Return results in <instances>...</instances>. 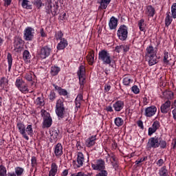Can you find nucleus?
Instances as JSON below:
<instances>
[{"instance_id": "13d9d810", "label": "nucleus", "mask_w": 176, "mask_h": 176, "mask_svg": "<svg viewBox=\"0 0 176 176\" xmlns=\"http://www.w3.org/2000/svg\"><path fill=\"white\" fill-rule=\"evenodd\" d=\"M57 12H58V8L54 6L53 10H51L52 16H57Z\"/></svg>"}, {"instance_id": "f704fd0d", "label": "nucleus", "mask_w": 176, "mask_h": 176, "mask_svg": "<svg viewBox=\"0 0 176 176\" xmlns=\"http://www.w3.org/2000/svg\"><path fill=\"white\" fill-rule=\"evenodd\" d=\"M7 60L8 63V71L10 72V69H12V64L13 63V58H12V54H10V53L8 54Z\"/></svg>"}, {"instance_id": "412c9836", "label": "nucleus", "mask_w": 176, "mask_h": 176, "mask_svg": "<svg viewBox=\"0 0 176 176\" xmlns=\"http://www.w3.org/2000/svg\"><path fill=\"white\" fill-rule=\"evenodd\" d=\"M96 135H93L91 138H89L85 141V145L88 148H91V146H93L94 144H96Z\"/></svg>"}, {"instance_id": "5fc2aeb1", "label": "nucleus", "mask_w": 176, "mask_h": 176, "mask_svg": "<svg viewBox=\"0 0 176 176\" xmlns=\"http://www.w3.org/2000/svg\"><path fill=\"white\" fill-rule=\"evenodd\" d=\"M132 91L135 94H138V93H140V89L138 88V87L137 85H134L131 88Z\"/></svg>"}, {"instance_id": "9b49d317", "label": "nucleus", "mask_w": 176, "mask_h": 176, "mask_svg": "<svg viewBox=\"0 0 176 176\" xmlns=\"http://www.w3.org/2000/svg\"><path fill=\"white\" fill-rule=\"evenodd\" d=\"M16 127L20 133L21 135H22V137L25 138L27 141L30 140V138L28 135H27V133H25V124L23 122H18L16 124Z\"/></svg>"}, {"instance_id": "58836bf2", "label": "nucleus", "mask_w": 176, "mask_h": 176, "mask_svg": "<svg viewBox=\"0 0 176 176\" xmlns=\"http://www.w3.org/2000/svg\"><path fill=\"white\" fill-rule=\"evenodd\" d=\"M33 5L37 8V9H39L41 6H45V3H42V0H34Z\"/></svg>"}, {"instance_id": "f03ea898", "label": "nucleus", "mask_w": 176, "mask_h": 176, "mask_svg": "<svg viewBox=\"0 0 176 176\" xmlns=\"http://www.w3.org/2000/svg\"><path fill=\"white\" fill-rule=\"evenodd\" d=\"M55 112L59 119L65 118V107H64V100L58 99L56 101Z\"/></svg>"}, {"instance_id": "cd10ccee", "label": "nucleus", "mask_w": 176, "mask_h": 176, "mask_svg": "<svg viewBox=\"0 0 176 176\" xmlns=\"http://www.w3.org/2000/svg\"><path fill=\"white\" fill-rule=\"evenodd\" d=\"M67 46H68V43L67 42V40L63 38V39H61L60 42L58 44L57 49L58 50H63L65 49Z\"/></svg>"}, {"instance_id": "c756f323", "label": "nucleus", "mask_w": 176, "mask_h": 176, "mask_svg": "<svg viewBox=\"0 0 176 176\" xmlns=\"http://www.w3.org/2000/svg\"><path fill=\"white\" fill-rule=\"evenodd\" d=\"M138 26L140 30V31H142L143 32H145L146 30V24H145V21L144 19H140L138 23Z\"/></svg>"}, {"instance_id": "a878e982", "label": "nucleus", "mask_w": 176, "mask_h": 176, "mask_svg": "<svg viewBox=\"0 0 176 176\" xmlns=\"http://www.w3.org/2000/svg\"><path fill=\"white\" fill-rule=\"evenodd\" d=\"M58 133H60L59 130L54 129L52 131H50V135H51V140L57 141L58 140Z\"/></svg>"}, {"instance_id": "79ce46f5", "label": "nucleus", "mask_w": 176, "mask_h": 176, "mask_svg": "<svg viewBox=\"0 0 176 176\" xmlns=\"http://www.w3.org/2000/svg\"><path fill=\"white\" fill-rule=\"evenodd\" d=\"M6 168L3 165H0V176H7Z\"/></svg>"}, {"instance_id": "49530a36", "label": "nucleus", "mask_w": 176, "mask_h": 176, "mask_svg": "<svg viewBox=\"0 0 176 176\" xmlns=\"http://www.w3.org/2000/svg\"><path fill=\"white\" fill-rule=\"evenodd\" d=\"M23 55V60H30L31 58V55L30 54V52L28 50H25Z\"/></svg>"}, {"instance_id": "1a4fd4ad", "label": "nucleus", "mask_w": 176, "mask_h": 176, "mask_svg": "<svg viewBox=\"0 0 176 176\" xmlns=\"http://www.w3.org/2000/svg\"><path fill=\"white\" fill-rule=\"evenodd\" d=\"M34 34H35V30L31 27H28L24 30L23 38L25 41H32L34 39Z\"/></svg>"}, {"instance_id": "39448f33", "label": "nucleus", "mask_w": 176, "mask_h": 176, "mask_svg": "<svg viewBox=\"0 0 176 176\" xmlns=\"http://www.w3.org/2000/svg\"><path fill=\"white\" fill-rule=\"evenodd\" d=\"M41 116L43 117V127H46L47 129H49L50 126H52V123L53 122V120L52 119V117L50 116V113L46 112V110L42 109L41 111Z\"/></svg>"}, {"instance_id": "a19ab883", "label": "nucleus", "mask_w": 176, "mask_h": 176, "mask_svg": "<svg viewBox=\"0 0 176 176\" xmlns=\"http://www.w3.org/2000/svg\"><path fill=\"white\" fill-rule=\"evenodd\" d=\"M29 3H30V1L23 0L21 5H22V7H23L25 9H31V6Z\"/></svg>"}, {"instance_id": "de8ad7c7", "label": "nucleus", "mask_w": 176, "mask_h": 176, "mask_svg": "<svg viewBox=\"0 0 176 176\" xmlns=\"http://www.w3.org/2000/svg\"><path fill=\"white\" fill-rule=\"evenodd\" d=\"M36 102H37V104L40 105V107H43L45 105V100L41 97L37 98Z\"/></svg>"}, {"instance_id": "2f4dec72", "label": "nucleus", "mask_w": 176, "mask_h": 176, "mask_svg": "<svg viewBox=\"0 0 176 176\" xmlns=\"http://www.w3.org/2000/svg\"><path fill=\"white\" fill-rule=\"evenodd\" d=\"M87 60L89 65H93L94 64V52L89 53L87 56Z\"/></svg>"}, {"instance_id": "8fccbe9b", "label": "nucleus", "mask_w": 176, "mask_h": 176, "mask_svg": "<svg viewBox=\"0 0 176 176\" xmlns=\"http://www.w3.org/2000/svg\"><path fill=\"white\" fill-rule=\"evenodd\" d=\"M64 34H63V32H61V31L58 32L56 35H55V39H56V41H61V39H64L63 38Z\"/></svg>"}, {"instance_id": "4468645a", "label": "nucleus", "mask_w": 176, "mask_h": 176, "mask_svg": "<svg viewBox=\"0 0 176 176\" xmlns=\"http://www.w3.org/2000/svg\"><path fill=\"white\" fill-rule=\"evenodd\" d=\"M99 3L98 10H104L108 8V5L111 3V0H97Z\"/></svg>"}, {"instance_id": "774afa93", "label": "nucleus", "mask_w": 176, "mask_h": 176, "mask_svg": "<svg viewBox=\"0 0 176 176\" xmlns=\"http://www.w3.org/2000/svg\"><path fill=\"white\" fill-rule=\"evenodd\" d=\"M172 145H173V149H175V148H176V138L173 140Z\"/></svg>"}, {"instance_id": "393cba45", "label": "nucleus", "mask_w": 176, "mask_h": 176, "mask_svg": "<svg viewBox=\"0 0 176 176\" xmlns=\"http://www.w3.org/2000/svg\"><path fill=\"white\" fill-rule=\"evenodd\" d=\"M146 50V56H153L157 54V52L155 50V48H153L152 45H149Z\"/></svg>"}, {"instance_id": "4d7b16f0", "label": "nucleus", "mask_w": 176, "mask_h": 176, "mask_svg": "<svg viewBox=\"0 0 176 176\" xmlns=\"http://www.w3.org/2000/svg\"><path fill=\"white\" fill-rule=\"evenodd\" d=\"M31 162H32V166L36 167V166H37L36 157H34V156L32 157Z\"/></svg>"}, {"instance_id": "e433bc0d", "label": "nucleus", "mask_w": 176, "mask_h": 176, "mask_svg": "<svg viewBox=\"0 0 176 176\" xmlns=\"http://www.w3.org/2000/svg\"><path fill=\"white\" fill-rule=\"evenodd\" d=\"M60 72V67L54 66L51 68V74L52 76H56V75H58Z\"/></svg>"}, {"instance_id": "bf43d9fd", "label": "nucleus", "mask_w": 176, "mask_h": 176, "mask_svg": "<svg viewBox=\"0 0 176 176\" xmlns=\"http://www.w3.org/2000/svg\"><path fill=\"white\" fill-rule=\"evenodd\" d=\"M146 160H148V157H144L139 160L135 161V164H140V163H142V162H145Z\"/></svg>"}, {"instance_id": "052dcab7", "label": "nucleus", "mask_w": 176, "mask_h": 176, "mask_svg": "<svg viewBox=\"0 0 176 176\" xmlns=\"http://www.w3.org/2000/svg\"><path fill=\"white\" fill-rule=\"evenodd\" d=\"M122 49H123V45H117L115 48V52H116V53H120Z\"/></svg>"}, {"instance_id": "20e7f679", "label": "nucleus", "mask_w": 176, "mask_h": 176, "mask_svg": "<svg viewBox=\"0 0 176 176\" xmlns=\"http://www.w3.org/2000/svg\"><path fill=\"white\" fill-rule=\"evenodd\" d=\"M15 86L19 91H21V93H23L24 94L30 91V89H28V85H27V83H25L22 78H17L16 80Z\"/></svg>"}, {"instance_id": "6ab92c4d", "label": "nucleus", "mask_w": 176, "mask_h": 176, "mask_svg": "<svg viewBox=\"0 0 176 176\" xmlns=\"http://www.w3.org/2000/svg\"><path fill=\"white\" fill-rule=\"evenodd\" d=\"M54 153L56 157H60L63 155V145L60 143L55 146Z\"/></svg>"}, {"instance_id": "dca6fc26", "label": "nucleus", "mask_w": 176, "mask_h": 176, "mask_svg": "<svg viewBox=\"0 0 176 176\" xmlns=\"http://www.w3.org/2000/svg\"><path fill=\"white\" fill-rule=\"evenodd\" d=\"M171 107V101L166 100L160 107L162 113H168Z\"/></svg>"}, {"instance_id": "ddd939ff", "label": "nucleus", "mask_w": 176, "mask_h": 176, "mask_svg": "<svg viewBox=\"0 0 176 176\" xmlns=\"http://www.w3.org/2000/svg\"><path fill=\"white\" fill-rule=\"evenodd\" d=\"M159 129H160V122L157 120L154 121L152 126L148 128V135L149 136L152 135L155 131H157Z\"/></svg>"}, {"instance_id": "7c9ffc66", "label": "nucleus", "mask_w": 176, "mask_h": 176, "mask_svg": "<svg viewBox=\"0 0 176 176\" xmlns=\"http://www.w3.org/2000/svg\"><path fill=\"white\" fill-rule=\"evenodd\" d=\"M25 133L27 135H30V137H32L34 135V129L32 128V124H29L25 128Z\"/></svg>"}, {"instance_id": "680f3d73", "label": "nucleus", "mask_w": 176, "mask_h": 176, "mask_svg": "<svg viewBox=\"0 0 176 176\" xmlns=\"http://www.w3.org/2000/svg\"><path fill=\"white\" fill-rule=\"evenodd\" d=\"M111 90V85L105 84L104 85V93H108Z\"/></svg>"}, {"instance_id": "6e6552de", "label": "nucleus", "mask_w": 176, "mask_h": 176, "mask_svg": "<svg viewBox=\"0 0 176 176\" xmlns=\"http://www.w3.org/2000/svg\"><path fill=\"white\" fill-rule=\"evenodd\" d=\"M50 53H52V47L49 45H45L41 47L38 54L39 57L43 60L47 57H49L50 56Z\"/></svg>"}, {"instance_id": "f3484780", "label": "nucleus", "mask_w": 176, "mask_h": 176, "mask_svg": "<svg viewBox=\"0 0 176 176\" xmlns=\"http://www.w3.org/2000/svg\"><path fill=\"white\" fill-rule=\"evenodd\" d=\"M77 163L78 168L82 167L85 163V155L82 152H78L77 154Z\"/></svg>"}, {"instance_id": "864d4df0", "label": "nucleus", "mask_w": 176, "mask_h": 176, "mask_svg": "<svg viewBox=\"0 0 176 176\" xmlns=\"http://www.w3.org/2000/svg\"><path fill=\"white\" fill-rule=\"evenodd\" d=\"M99 171H100V173L96 174V176H108V172H107V170L103 169Z\"/></svg>"}, {"instance_id": "473e14b6", "label": "nucleus", "mask_w": 176, "mask_h": 176, "mask_svg": "<svg viewBox=\"0 0 176 176\" xmlns=\"http://www.w3.org/2000/svg\"><path fill=\"white\" fill-rule=\"evenodd\" d=\"M114 123L117 127H120L121 126H123L124 121L121 118H116L114 120Z\"/></svg>"}, {"instance_id": "4c0bfd02", "label": "nucleus", "mask_w": 176, "mask_h": 176, "mask_svg": "<svg viewBox=\"0 0 176 176\" xmlns=\"http://www.w3.org/2000/svg\"><path fill=\"white\" fill-rule=\"evenodd\" d=\"M8 86V80L6 78L3 77L0 80V87L1 89H4V87H6Z\"/></svg>"}, {"instance_id": "ea45409f", "label": "nucleus", "mask_w": 176, "mask_h": 176, "mask_svg": "<svg viewBox=\"0 0 176 176\" xmlns=\"http://www.w3.org/2000/svg\"><path fill=\"white\" fill-rule=\"evenodd\" d=\"M23 173H24V168H21V167H16L15 168V174L17 176H21L23 175Z\"/></svg>"}, {"instance_id": "603ef678", "label": "nucleus", "mask_w": 176, "mask_h": 176, "mask_svg": "<svg viewBox=\"0 0 176 176\" xmlns=\"http://www.w3.org/2000/svg\"><path fill=\"white\" fill-rule=\"evenodd\" d=\"M131 82V78H130V77H125L123 79V83L125 86H129Z\"/></svg>"}, {"instance_id": "69168bd1", "label": "nucleus", "mask_w": 176, "mask_h": 176, "mask_svg": "<svg viewBox=\"0 0 176 176\" xmlns=\"http://www.w3.org/2000/svg\"><path fill=\"white\" fill-rule=\"evenodd\" d=\"M105 111L107 112H113V109H112L111 106H107L105 108Z\"/></svg>"}, {"instance_id": "e2e57ef3", "label": "nucleus", "mask_w": 176, "mask_h": 176, "mask_svg": "<svg viewBox=\"0 0 176 176\" xmlns=\"http://www.w3.org/2000/svg\"><path fill=\"white\" fill-rule=\"evenodd\" d=\"M137 124H138V127H140V129H142V130H144V122H142V120H138L137 122Z\"/></svg>"}, {"instance_id": "c85d7f7f", "label": "nucleus", "mask_w": 176, "mask_h": 176, "mask_svg": "<svg viewBox=\"0 0 176 176\" xmlns=\"http://www.w3.org/2000/svg\"><path fill=\"white\" fill-rule=\"evenodd\" d=\"M160 176H170L168 175V170H167V166H164L159 170Z\"/></svg>"}, {"instance_id": "3c124183", "label": "nucleus", "mask_w": 176, "mask_h": 176, "mask_svg": "<svg viewBox=\"0 0 176 176\" xmlns=\"http://www.w3.org/2000/svg\"><path fill=\"white\" fill-rule=\"evenodd\" d=\"M81 102H82V100H80L78 99L75 100V104H76L75 111H76V112H78V109H79V108H80Z\"/></svg>"}, {"instance_id": "6e6d98bb", "label": "nucleus", "mask_w": 176, "mask_h": 176, "mask_svg": "<svg viewBox=\"0 0 176 176\" xmlns=\"http://www.w3.org/2000/svg\"><path fill=\"white\" fill-rule=\"evenodd\" d=\"M58 94H60V96H68V91H67V90L60 88Z\"/></svg>"}, {"instance_id": "a18cd8bd", "label": "nucleus", "mask_w": 176, "mask_h": 176, "mask_svg": "<svg viewBox=\"0 0 176 176\" xmlns=\"http://www.w3.org/2000/svg\"><path fill=\"white\" fill-rule=\"evenodd\" d=\"M172 17L176 19V3H173L171 7Z\"/></svg>"}, {"instance_id": "72a5a7b5", "label": "nucleus", "mask_w": 176, "mask_h": 176, "mask_svg": "<svg viewBox=\"0 0 176 176\" xmlns=\"http://www.w3.org/2000/svg\"><path fill=\"white\" fill-rule=\"evenodd\" d=\"M172 22H173V17H171V16H170V12H168L166 14V17L165 19L166 27H168V25H170V24H171Z\"/></svg>"}, {"instance_id": "37998d69", "label": "nucleus", "mask_w": 176, "mask_h": 176, "mask_svg": "<svg viewBox=\"0 0 176 176\" xmlns=\"http://www.w3.org/2000/svg\"><path fill=\"white\" fill-rule=\"evenodd\" d=\"M56 93L53 91H52L50 94V95L48 96V98L50 100V101H51V102H53V101H54V100H56Z\"/></svg>"}, {"instance_id": "aec40b11", "label": "nucleus", "mask_w": 176, "mask_h": 176, "mask_svg": "<svg viewBox=\"0 0 176 176\" xmlns=\"http://www.w3.org/2000/svg\"><path fill=\"white\" fill-rule=\"evenodd\" d=\"M146 58H148V65L150 66L155 65V64H157L159 63V60H157V56L156 54L150 55L146 56Z\"/></svg>"}, {"instance_id": "9d476101", "label": "nucleus", "mask_w": 176, "mask_h": 176, "mask_svg": "<svg viewBox=\"0 0 176 176\" xmlns=\"http://www.w3.org/2000/svg\"><path fill=\"white\" fill-rule=\"evenodd\" d=\"M91 167L93 170L96 171H101V170H105V162L102 159L98 160L96 164H91Z\"/></svg>"}, {"instance_id": "09e8293b", "label": "nucleus", "mask_w": 176, "mask_h": 176, "mask_svg": "<svg viewBox=\"0 0 176 176\" xmlns=\"http://www.w3.org/2000/svg\"><path fill=\"white\" fill-rule=\"evenodd\" d=\"M32 75H34V72H30V73L27 74L25 76L26 80H28V82H32Z\"/></svg>"}, {"instance_id": "c9c22d12", "label": "nucleus", "mask_w": 176, "mask_h": 176, "mask_svg": "<svg viewBox=\"0 0 176 176\" xmlns=\"http://www.w3.org/2000/svg\"><path fill=\"white\" fill-rule=\"evenodd\" d=\"M164 96L167 100H173L174 98V93L171 91L164 92Z\"/></svg>"}, {"instance_id": "423d86ee", "label": "nucleus", "mask_w": 176, "mask_h": 176, "mask_svg": "<svg viewBox=\"0 0 176 176\" xmlns=\"http://www.w3.org/2000/svg\"><path fill=\"white\" fill-rule=\"evenodd\" d=\"M127 26L125 25H122L118 28V30L117 32V36L118 37V39L120 41H126L127 39V35L129 34Z\"/></svg>"}, {"instance_id": "f257e3e1", "label": "nucleus", "mask_w": 176, "mask_h": 176, "mask_svg": "<svg viewBox=\"0 0 176 176\" xmlns=\"http://www.w3.org/2000/svg\"><path fill=\"white\" fill-rule=\"evenodd\" d=\"M98 60L102 61V64L104 65H111V63H112L111 54H109V52L105 50H102L99 52Z\"/></svg>"}, {"instance_id": "4be33fe9", "label": "nucleus", "mask_w": 176, "mask_h": 176, "mask_svg": "<svg viewBox=\"0 0 176 176\" xmlns=\"http://www.w3.org/2000/svg\"><path fill=\"white\" fill-rule=\"evenodd\" d=\"M58 171V166H57V164H56V163L53 162L51 164V169L49 172V176H56V174H57Z\"/></svg>"}, {"instance_id": "c03bdc74", "label": "nucleus", "mask_w": 176, "mask_h": 176, "mask_svg": "<svg viewBox=\"0 0 176 176\" xmlns=\"http://www.w3.org/2000/svg\"><path fill=\"white\" fill-rule=\"evenodd\" d=\"M160 146L162 149H166L167 148V142L165 140H162L160 138Z\"/></svg>"}, {"instance_id": "bb28decb", "label": "nucleus", "mask_w": 176, "mask_h": 176, "mask_svg": "<svg viewBox=\"0 0 176 176\" xmlns=\"http://www.w3.org/2000/svg\"><path fill=\"white\" fill-rule=\"evenodd\" d=\"M146 13L147 16H148V17H153V16H155V14L156 13V11L152 6H148L146 8Z\"/></svg>"}, {"instance_id": "2eb2a0df", "label": "nucleus", "mask_w": 176, "mask_h": 176, "mask_svg": "<svg viewBox=\"0 0 176 176\" xmlns=\"http://www.w3.org/2000/svg\"><path fill=\"white\" fill-rule=\"evenodd\" d=\"M14 46L16 50H20V49H23V46H24V41L20 37H16L14 38Z\"/></svg>"}, {"instance_id": "338daca9", "label": "nucleus", "mask_w": 176, "mask_h": 176, "mask_svg": "<svg viewBox=\"0 0 176 176\" xmlns=\"http://www.w3.org/2000/svg\"><path fill=\"white\" fill-rule=\"evenodd\" d=\"M73 176H86V175H85V173L80 172L76 174L74 173Z\"/></svg>"}, {"instance_id": "f8f14e48", "label": "nucleus", "mask_w": 176, "mask_h": 176, "mask_svg": "<svg viewBox=\"0 0 176 176\" xmlns=\"http://www.w3.org/2000/svg\"><path fill=\"white\" fill-rule=\"evenodd\" d=\"M157 111V108H156L155 105L146 107L144 111V116H146V118H152V116H155Z\"/></svg>"}, {"instance_id": "0eeeda50", "label": "nucleus", "mask_w": 176, "mask_h": 176, "mask_svg": "<svg viewBox=\"0 0 176 176\" xmlns=\"http://www.w3.org/2000/svg\"><path fill=\"white\" fill-rule=\"evenodd\" d=\"M77 75L79 78V83L80 85V89H83L85 85V80H86V69L85 66L81 65L79 67V70L77 72Z\"/></svg>"}, {"instance_id": "a211bd4d", "label": "nucleus", "mask_w": 176, "mask_h": 176, "mask_svg": "<svg viewBox=\"0 0 176 176\" xmlns=\"http://www.w3.org/2000/svg\"><path fill=\"white\" fill-rule=\"evenodd\" d=\"M116 112H120L124 107V102L122 100H118L113 105Z\"/></svg>"}, {"instance_id": "b1692460", "label": "nucleus", "mask_w": 176, "mask_h": 176, "mask_svg": "<svg viewBox=\"0 0 176 176\" xmlns=\"http://www.w3.org/2000/svg\"><path fill=\"white\" fill-rule=\"evenodd\" d=\"M164 63L167 65H171L173 64V60H171L170 54L166 51L164 52Z\"/></svg>"}, {"instance_id": "5701e85b", "label": "nucleus", "mask_w": 176, "mask_h": 176, "mask_svg": "<svg viewBox=\"0 0 176 176\" xmlns=\"http://www.w3.org/2000/svg\"><path fill=\"white\" fill-rule=\"evenodd\" d=\"M109 25L110 30H115L116 27H118V19L114 16H112L110 19Z\"/></svg>"}, {"instance_id": "0e129e2a", "label": "nucleus", "mask_w": 176, "mask_h": 176, "mask_svg": "<svg viewBox=\"0 0 176 176\" xmlns=\"http://www.w3.org/2000/svg\"><path fill=\"white\" fill-rule=\"evenodd\" d=\"M157 166H159V167H162V166H163V164H164V160H163V159H160L157 162Z\"/></svg>"}, {"instance_id": "7ed1b4c3", "label": "nucleus", "mask_w": 176, "mask_h": 176, "mask_svg": "<svg viewBox=\"0 0 176 176\" xmlns=\"http://www.w3.org/2000/svg\"><path fill=\"white\" fill-rule=\"evenodd\" d=\"M159 146H160V138L155 136L148 139L146 144V149H148V151H151L152 148L156 149V148H159Z\"/></svg>"}]
</instances>
